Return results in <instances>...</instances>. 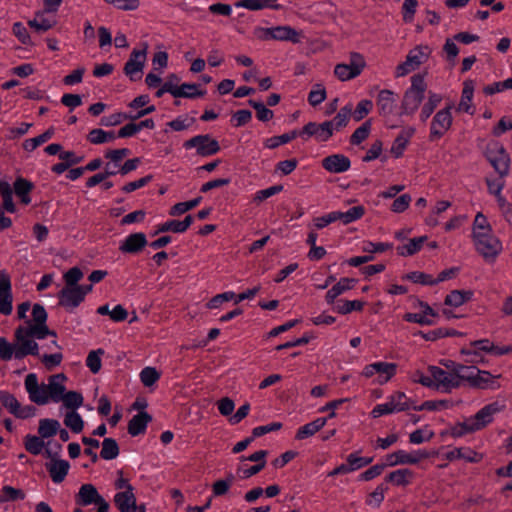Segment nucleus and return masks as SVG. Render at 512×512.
Segmentation results:
<instances>
[{
    "label": "nucleus",
    "instance_id": "f257e3e1",
    "mask_svg": "<svg viewBox=\"0 0 512 512\" xmlns=\"http://www.w3.org/2000/svg\"><path fill=\"white\" fill-rule=\"evenodd\" d=\"M47 312L41 304H34L32 307V319L26 320L14 332L15 359H23L27 355L37 356L39 346L34 339H44L50 335L56 337V332L47 326Z\"/></svg>",
    "mask_w": 512,
    "mask_h": 512
},
{
    "label": "nucleus",
    "instance_id": "f03ea898",
    "mask_svg": "<svg viewBox=\"0 0 512 512\" xmlns=\"http://www.w3.org/2000/svg\"><path fill=\"white\" fill-rule=\"evenodd\" d=\"M427 84L424 76L415 74L411 77V86L403 95L401 103V115H412L422 103Z\"/></svg>",
    "mask_w": 512,
    "mask_h": 512
},
{
    "label": "nucleus",
    "instance_id": "7ed1b4c3",
    "mask_svg": "<svg viewBox=\"0 0 512 512\" xmlns=\"http://www.w3.org/2000/svg\"><path fill=\"white\" fill-rule=\"evenodd\" d=\"M476 251L487 262H494L502 251L501 241L493 234L492 229L489 232L472 235Z\"/></svg>",
    "mask_w": 512,
    "mask_h": 512
},
{
    "label": "nucleus",
    "instance_id": "20e7f679",
    "mask_svg": "<svg viewBox=\"0 0 512 512\" xmlns=\"http://www.w3.org/2000/svg\"><path fill=\"white\" fill-rule=\"evenodd\" d=\"M366 67V61L358 52L350 53L349 64L339 63L334 68V75L340 81H348L359 76Z\"/></svg>",
    "mask_w": 512,
    "mask_h": 512
},
{
    "label": "nucleus",
    "instance_id": "39448f33",
    "mask_svg": "<svg viewBox=\"0 0 512 512\" xmlns=\"http://www.w3.org/2000/svg\"><path fill=\"white\" fill-rule=\"evenodd\" d=\"M184 148H196L199 156L208 157L217 154L220 151L219 142L213 139L209 134L197 135L183 144Z\"/></svg>",
    "mask_w": 512,
    "mask_h": 512
},
{
    "label": "nucleus",
    "instance_id": "423d86ee",
    "mask_svg": "<svg viewBox=\"0 0 512 512\" xmlns=\"http://www.w3.org/2000/svg\"><path fill=\"white\" fill-rule=\"evenodd\" d=\"M452 104L447 105L445 108L439 110L432 119L430 126L429 140L435 141L444 136L452 125Z\"/></svg>",
    "mask_w": 512,
    "mask_h": 512
},
{
    "label": "nucleus",
    "instance_id": "0eeeda50",
    "mask_svg": "<svg viewBox=\"0 0 512 512\" xmlns=\"http://www.w3.org/2000/svg\"><path fill=\"white\" fill-rule=\"evenodd\" d=\"M60 450V444L57 445V450L55 452H52V450L48 448L45 450L46 456L51 460L49 463H46V468L54 483H61L64 481L70 468L68 461L57 458Z\"/></svg>",
    "mask_w": 512,
    "mask_h": 512
},
{
    "label": "nucleus",
    "instance_id": "6e6552de",
    "mask_svg": "<svg viewBox=\"0 0 512 512\" xmlns=\"http://www.w3.org/2000/svg\"><path fill=\"white\" fill-rule=\"evenodd\" d=\"M0 402L14 416L21 419L33 417L36 408L32 405L22 407L14 395L7 391H0Z\"/></svg>",
    "mask_w": 512,
    "mask_h": 512
},
{
    "label": "nucleus",
    "instance_id": "1a4fd4ad",
    "mask_svg": "<svg viewBox=\"0 0 512 512\" xmlns=\"http://www.w3.org/2000/svg\"><path fill=\"white\" fill-rule=\"evenodd\" d=\"M487 158L501 178L508 175L510 158L502 145L494 144L493 147H489Z\"/></svg>",
    "mask_w": 512,
    "mask_h": 512
},
{
    "label": "nucleus",
    "instance_id": "9d476101",
    "mask_svg": "<svg viewBox=\"0 0 512 512\" xmlns=\"http://www.w3.org/2000/svg\"><path fill=\"white\" fill-rule=\"evenodd\" d=\"M146 50L147 44H144V48L142 50H133L128 61L124 65V73L131 81L141 79V73L146 60Z\"/></svg>",
    "mask_w": 512,
    "mask_h": 512
},
{
    "label": "nucleus",
    "instance_id": "9b49d317",
    "mask_svg": "<svg viewBox=\"0 0 512 512\" xmlns=\"http://www.w3.org/2000/svg\"><path fill=\"white\" fill-rule=\"evenodd\" d=\"M179 77L176 74H170L167 77L166 82L163 84L164 90H167L175 98H196L203 96L205 92H186V89H195L197 84L184 83L181 86L179 84Z\"/></svg>",
    "mask_w": 512,
    "mask_h": 512
},
{
    "label": "nucleus",
    "instance_id": "f8f14e48",
    "mask_svg": "<svg viewBox=\"0 0 512 512\" xmlns=\"http://www.w3.org/2000/svg\"><path fill=\"white\" fill-rule=\"evenodd\" d=\"M431 454L424 450H418L414 452H406L404 450L395 451L387 455V461L389 466L405 465V464H417L423 459H427Z\"/></svg>",
    "mask_w": 512,
    "mask_h": 512
},
{
    "label": "nucleus",
    "instance_id": "ddd939ff",
    "mask_svg": "<svg viewBox=\"0 0 512 512\" xmlns=\"http://www.w3.org/2000/svg\"><path fill=\"white\" fill-rule=\"evenodd\" d=\"M428 369L434 379L435 388H441L445 392H451L452 389L460 387V382L457 381V376L455 377L451 371L448 372L437 366H430Z\"/></svg>",
    "mask_w": 512,
    "mask_h": 512
},
{
    "label": "nucleus",
    "instance_id": "4468645a",
    "mask_svg": "<svg viewBox=\"0 0 512 512\" xmlns=\"http://www.w3.org/2000/svg\"><path fill=\"white\" fill-rule=\"evenodd\" d=\"M499 378H501V374L493 375L489 371L478 369L475 375L467 376V383L477 389L496 390L500 388Z\"/></svg>",
    "mask_w": 512,
    "mask_h": 512
},
{
    "label": "nucleus",
    "instance_id": "2eb2a0df",
    "mask_svg": "<svg viewBox=\"0 0 512 512\" xmlns=\"http://www.w3.org/2000/svg\"><path fill=\"white\" fill-rule=\"evenodd\" d=\"M502 407L493 402L481 408L473 417L468 418L475 431L481 430L493 421L496 413L500 412Z\"/></svg>",
    "mask_w": 512,
    "mask_h": 512
},
{
    "label": "nucleus",
    "instance_id": "dca6fc26",
    "mask_svg": "<svg viewBox=\"0 0 512 512\" xmlns=\"http://www.w3.org/2000/svg\"><path fill=\"white\" fill-rule=\"evenodd\" d=\"M12 303L10 276L5 271H0V314L10 315L13 310Z\"/></svg>",
    "mask_w": 512,
    "mask_h": 512
},
{
    "label": "nucleus",
    "instance_id": "f3484780",
    "mask_svg": "<svg viewBox=\"0 0 512 512\" xmlns=\"http://www.w3.org/2000/svg\"><path fill=\"white\" fill-rule=\"evenodd\" d=\"M84 300L83 293L77 286H65L59 292V304L68 309H74Z\"/></svg>",
    "mask_w": 512,
    "mask_h": 512
},
{
    "label": "nucleus",
    "instance_id": "a211bd4d",
    "mask_svg": "<svg viewBox=\"0 0 512 512\" xmlns=\"http://www.w3.org/2000/svg\"><path fill=\"white\" fill-rule=\"evenodd\" d=\"M147 245L146 235L142 232L130 234L120 244L119 250L122 253L137 254Z\"/></svg>",
    "mask_w": 512,
    "mask_h": 512
},
{
    "label": "nucleus",
    "instance_id": "6ab92c4d",
    "mask_svg": "<svg viewBox=\"0 0 512 512\" xmlns=\"http://www.w3.org/2000/svg\"><path fill=\"white\" fill-rule=\"evenodd\" d=\"M322 166L330 173H343L350 169V159L343 154H333L322 160Z\"/></svg>",
    "mask_w": 512,
    "mask_h": 512
},
{
    "label": "nucleus",
    "instance_id": "aec40b11",
    "mask_svg": "<svg viewBox=\"0 0 512 512\" xmlns=\"http://www.w3.org/2000/svg\"><path fill=\"white\" fill-rule=\"evenodd\" d=\"M102 500H104V498L92 484H83L76 497L77 504L81 506H88L93 503L97 504L102 502Z\"/></svg>",
    "mask_w": 512,
    "mask_h": 512
},
{
    "label": "nucleus",
    "instance_id": "412c9836",
    "mask_svg": "<svg viewBox=\"0 0 512 512\" xmlns=\"http://www.w3.org/2000/svg\"><path fill=\"white\" fill-rule=\"evenodd\" d=\"M67 380V377L63 373H58L49 377V382L47 384L48 394L50 395V399L53 402H60L61 398L65 393L64 382Z\"/></svg>",
    "mask_w": 512,
    "mask_h": 512
},
{
    "label": "nucleus",
    "instance_id": "4be33fe9",
    "mask_svg": "<svg viewBox=\"0 0 512 512\" xmlns=\"http://www.w3.org/2000/svg\"><path fill=\"white\" fill-rule=\"evenodd\" d=\"M376 105L380 115H391L396 105L394 92L388 89L381 90L377 96Z\"/></svg>",
    "mask_w": 512,
    "mask_h": 512
},
{
    "label": "nucleus",
    "instance_id": "5701e85b",
    "mask_svg": "<svg viewBox=\"0 0 512 512\" xmlns=\"http://www.w3.org/2000/svg\"><path fill=\"white\" fill-rule=\"evenodd\" d=\"M474 94V82L472 80H465L463 83V90L461 100L458 104L457 111L473 115L475 109L472 105Z\"/></svg>",
    "mask_w": 512,
    "mask_h": 512
},
{
    "label": "nucleus",
    "instance_id": "b1692460",
    "mask_svg": "<svg viewBox=\"0 0 512 512\" xmlns=\"http://www.w3.org/2000/svg\"><path fill=\"white\" fill-rule=\"evenodd\" d=\"M114 502L120 512H136V497L133 487H128V490L117 493Z\"/></svg>",
    "mask_w": 512,
    "mask_h": 512
},
{
    "label": "nucleus",
    "instance_id": "393cba45",
    "mask_svg": "<svg viewBox=\"0 0 512 512\" xmlns=\"http://www.w3.org/2000/svg\"><path fill=\"white\" fill-rule=\"evenodd\" d=\"M415 133V129L413 127H409L406 130L402 131L394 140L390 152L395 158H399L403 155L410 138Z\"/></svg>",
    "mask_w": 512,
    "mask_h": 512
},
{
    "label": "nucleus",
    "instance_id": "a878e982",
    "mask_svg": "<svg viewBox=\"0 0 512 512\" xmlns=\"http://www.w3.org/2000/svg\"><path fill=\"white\" fill-rule=\"evenodd\" d=\"M152 417L147 412H140L133 416L128 423V433L131 436H137L145 432L148 423Z\"/></svg>",
    "mask_w": 512,
    "mask_h": 512
},
{
    "label": "nucleus",
    "instance_id": "bb28decb",
    "mask_svg": "<svg viewBox=\"0 0 512 512\" xmlns=\"http://www.w3.org/2000/svg\"><path fill=\"white\" fill-rule=\"evenodd\" d=\"M327 423V418H317L314 421L305 424L300 427L295 435L296 440H304L315 435L320 431Z\"/></svg>",
    "mask_w": 512,
    "mask_h": 512
},
{
    "label": "nucleus",
    "instance_id": "cd10ccee",
    "mask_svg": "<svg viewBox=\"0 0 512 512\" xmlns=\"http://www.w3.org/2000/svg\"><path fill=\"white\" fill-rule=\"evenodd\" d=\"M33 187L32 182L19 177L15 180L12 190H14L15 194L20 198L21 203L28 205L31 202L29 193L32 191Z\"/></svg>",
    "mask_w": 512,
    "mask_h": 512
},
{
    "label": "nucleus",
    "instance_id": "c85d7f7f",
    "mask_svg": "<svg viewBox=\"0 0 512 512\" xmlns=\"http://www.w3.org/2000/svg\"><path fill=\"white\" fill-rule=\"evenodd\" d=\"M431 54V49L427 45H419L410 50L406 58L411 62L416 69L425 63Z\"/></svg>",
    "mask_w": 512,
    "mask_h": 512
},
{
    "label": "nucleus",
    "instance_id": "c756f323",
    "mask_svg": "<svg viewBox=\"0 0 512 512\" xmlns=\"http://www.w3.org/2000/svg\"><path fill=\"white\" fill-rule=\"evenodd\" d=\"M355 283L354 279L341 278L326 294V301L332 304L334 300L341 295L343 292L352 289Z\"/></svg>",
    "mask_w": 512,
    "mask_h": 512
},
{
    "label": "nucleus",
    "instance_id": "7c9ffc66",
    "mask_svg": "<svg viewBox=\"0 0 512 512\" xmlns=\"http://www.w3.org/2000/svg\"><path fill=\"white\" fill-rule=\"evenodd\" d=\"M46 13L48 12L45 11V9L43 11L37 12L34 18L28 21V25L37 32H46L53 28L56 24V21L46 18Z\"/></svg>",
    "mask_w": 512,
    "mask_h": 512
},
{
    "label": "nucleus",
    "instance_id": "2f4dec72",
    "mask_svg": "<svg viewBox=\"0 0 512 512\" xmlns=\"http://www.w3.org/2000/svg\"><path fill=\"white\" fill-rule=\"evenodd\" d=\"M299 33L290 26H276L273 27V40L291 41L298 43L300 40Z\"/></svg>",
    "mask_w": 512,
    "mask_h": 512
},
{
    "label": "nucleus",
    "instance_id": "473e14b6",
    "mask_svg": "<svg viewBox=\"0 0 512 512\" xmlns=\"http://www.w3.org/2000/svg\"><path fill=\"white\" fill-rule=\"evenodd\" d=\"M427 236L410 239L408 243L397 247V254L400 256H412L421 250Z\"/></svg>",
    "mask_w": 512,
    "mask_h": 512
},
{
    "label": "nucleus",
    "instance_id": "72a5a7b5",
    "mask_svg": "<svg viewBox=\"0 0 512 512\" xmlns=\"http://www.w3.org/2000/svg\"><path fill=\"white\" fill-rule=\"evenodd\" d=\"M351 114H352V105L351 104H348V105L342 107L339 110V112L336 114V116L332 120L328 121L329 124L331 125L333 132L339 131L342 128H344L348 124Z\"/></svg>",
    "mask_w": 512,
    "mask_h": 512
},
{
    "label": "nucleus",
    "instance_id": "f704fd0d",
    "mask_svg": "<svg viewBox=\"0 0 512 512\" xmlns=\"http://www.w3.org/2000/svg\"><path fill=\"white\" fill-rule=\"evenodd\" d=\"M397 371L396 363L376 362V373L378 374L377 382L379 384L387 383Z\"/></svg>",
    "mask_w": 512,
    "mask_h": 512
},
{
    "label": "nucleus",
    "instance_id": "c9c22d12",
    "mask_svg": "<svg viewBox=\"0 0 512 512\" xmlns=\"http://www.w3.org/2000/svg\"><path fill=\"white\" fill-rule=\"evenodd\" d=\"M472 296V291L453 290L446 296L444 303L445 305L459 307L471 300Z\"/></svg>",
    "mask_w": 512,
    "mask_h": 512
},
{
    "label": "nucleus",
    "instance_id": "e433bc0d",
    "mask_svg": "<svg viewBox=\"0 0 512 512\" xmlns=\"http://www.w3.org/2000/svg\"><path fill=\"white\" fill-rule=\"evenodd\" d=\"M116 139V134L113 131H105L100 128L92 129L88 135L87 140L95 145L108 143Z\"/></svg>",
    "mask_w": 512,
    "mask_h": 512
},
{
    "label": "nucleus",
    "instance_id": "4c0bfd02",
    "mask_svg": "<svg viewBox=\"0 0 512 512\" xmlns=\"http://www.w3.org/2000/svg\"><path fill=\"white\" fill-rule=\"evenodd\" d=\"M337 212V218L339 221H341L344 225L350 224L360 218H362L365 215V208L362 205L354 206L350 208L346 212L336 211Z\"/></svg>",
    "mask_w": 512,
    "mask_h": 512
},
{
    "label": "nucleus",
    "instance_id": "58836bf2",
    "mask_svg": "<svg viewBox=\"0 0 512 512\" xmlns=\"http://www.w3.org/2000/svg\"><path fill=\"white\" fill-rule=\"evenodd\" d=\"M413 475V472L409 469H398L389 473L386 480L396 486H406L410 483Z\"/></svg>",
    "mask_w": 512,
    "mask_h": 512
},
{
    "label": "nucleus",
    "instance_id": "ea45409f",
    "mask_svg": "<svg viewBox=\"0 0 512 512\" xmlns=\"http://www.w3.org/2000/svg\"><path fill=\"white\" fill-rule=\"evenodd\" d=\"M442 101V96L436 93H429L427 102L423 105L420 112V119L422 122H426V120L431 116L434 112L435 108Z\"/></svg>",
    "mask_w": 512,
    "mask_h": 512
},
{
    "label": "nucleus",
    "instance_id": "a19ab883",
    "mask_svg": "<svg viewBox=\"0 0 512 512\" xmlns=\"http://www.w3.org/2000/svg\"><path fill=\"white\" fill-rule=\"evenodd\" d=\"M60 428V423L54 419H42L39 422L38 433L41 438L54 436Z\"/></svg>",
    "mask_w": 512,
    "mask_h": 512
},
{
    "label": "nucleus",
    "instance_id": "79ce46f5",
    "mask_svg": "<svg viewBox=\"0 0 512 512\" xmlns=\"http://www.w3.org/2000/svg\"><path fill=\"white\" fill-rule=\"evenodd\" d=\"M53 135H54V128L51 127L48 130H46L44 133L38 135L37 137L26 139L23 142V148L26 151H33L39 145H41V144L47 142L48 140H50Z\"/></svg>",
    "mask_w": 512,
    "mask_h": 512
},
{
    "label": "nucleus",
    "instance_id": "37998d69",
    "mask_svg": "<svg viewBox=\"0 0 512 512\" xmlns=\"http://www.w3.org/2000/svg\"><path fill=\"white\" fill-rule=\"evenodd\" d=\"M0 194L3 199V207L6 211L14 213L16 211L15 204L13 203V190L8 182H0Z\"/></svg>",
    "mask_w": 512,
    "mask_h": 512
},
{
    "label": "nucleus",
    "instance_id": "c03bdc74",
    "mask_svg": "<svg viewBox=\"0 0 512 512\" xmlns=\"http://www.w3.org/2000/svg\"><path fill=\"white\" fill-rule=\"evenodd\" d=\"M298 136V132L296 130H293L291 132L279 135V136H273L265 140L264 146L268 149H275L278 146L282 144H286L292 140H294Z\"/></svg>",
    "mask_w": 512,
    "mask_h": 512
},
{
    "label": "nucleus",
    "instance_id": "a18cd8bd",
    "mask_svg": "<svg viewBox=\"0 0 512 512\" xmlns=\"http://www.w3.org/2000/svg\"><path fill=\"white\" fill-rule=\"evenodd\" d=\"M119 455V447L115 439L105 438L102 442L100 456L105 460L115 459Z\"/></svg>",
    "mask_w": 512,
    "mask_h": 512
},
{
    "label": "nucleus",
    "instance_id": "49530a36",
    "mask_svg": "<svg viewBox=\"0 0 512 512\" xmlns=\"http://www.w3.org/2000/svg\"><path fill=\"white\" fill-rule=\"evenodd\" d=\"M64 424L74 433H80L84 427L83 419L75 410L67 412L64 418Z\"/></svg>",
    "mask_w": 512,
    "mask_h": 512
},
{
    "label": "nucleus",
    "instance_id": "de8ad7c7",
    "mask_svg": "<svg viewBox=\"0 0 512 512\" xmlns=\"http://www.w3.org/2000/svg\"><path fill=\"white\" fill-rule=\"evenodd\" d=\"M388 402L395 412L405 411L413 407L403 392H396L389 398Z\"/></svg>",
    "mask_w": 512,
    "mask_h": 512
},
{
    "label": "nucleus",
    "instance_id": "09e8293b",
    "mask_svg": "<svg viewBox=\"0 0 512 512\" xmlns=\"http://www.w3.org/2000/svg\"><path fill=\"white\" fill-rule=\"evenodd\" d=\"M364 307V303L359 300H341L334 307V310L339 314H348L352 311H361Z\"/></svg>",
    "mask_w": 512,
    "mask_h": 512
},
{
    "label": "nucleus",
    "instance_id": "8fccbe9b",
    "mask_svg": "<svg viewBox=\"0 0 512 512\" xmlns=\"http://www.w3.org/2000/svg\"><path fill=\"white\" fill-rule=\"evenodd\" d=\"M63 405L71 410H76L83 404V396L76 391L65 392L61 400Z\"/></svg>",
    "mask_w": 512,
    "mask_h": 512
},
{
    "label": "nucleus",
    "instance_id": "3c124183",
    "mask_svg": "<svg viewBox=\"0 0 512 512\" xmlns=\"http://www.w3.org/2000/svg\"><path fill=\"white\" fill-rule=\"evenodd\" d=\"M371 131V121H365L360 127H358L350 137V143L353 145H359L366 140Z\"/></svg>",
    "mask_w": 512,
    "mask_h": 512
},
{
    "label": "nucleus",
    "instance_id": "603ef678",
    "mask_svg": "<svg viewBox=\"0 0 512 512\" xmlns=\"http://www.w3.org/2000/svg\"><path fill=\"white\" fill-rule=\"evenodd\" d=\"M44 441L41 439V437H37L34 435H27L24 440V446L25 449L33 454L38 455L42 452L44 448Z\"/></svg>",
    "mask_w": 512,
    "mask_h": 512
},
{
    "label": "nucleus",
    "instance_id": "864d4df0",
    "mask_svg": "<svg viewBox=\"0 0 512 512\" xmlns=\"http://www.w3.org/2000/svg\"><path fill=\"white\" fill-rule=\"evenodd\" d=\"M201 201V197H197L190 201L179 202L173 205L169 211L171 216H177L186 213L187 211L195 208Z\"/></svg>",
    "mask_w": 512,
    "mask_h": 512
},
{
    "label": "nucleus",
    "instance_id": "5fc2aeb1",
    "mask_svg": "<svg viewBox=\"0 0 512 512\" xmlns=\"http://www.w3.org/2000/svg\"><path fill=\"white\" fill-rule=\"evenodd\" d=\"M160 379V373L154 367H145L140 372V380L145 387H151Z\"/></svg>",
    "mask_w": 512,
    "mask_h": 512
},
{
    "label": "nucleus",
    "instance_id": "6e6d98bb",
    "mask_svg": "<svg viewBox=\"0 0 512 512\" xmlns=\"http://www.w3.org/2000/svg\"><path fill=\"white\" fill-rule=\"evenodd\" d=\"M446 459L449 461H453L456 459H466L469 462H478L479 455L474 451H469V454H465L462 448H455L452 451H449L446 455Z\"/></svg>",
    "mask_w": 512,
    "mask_h": 512
},
{
    "label": "nucleus",
    "instance_id": "4d7b16f0",
    "mask_svg": "<svg viewBox=\"0 0 512 512\" xmlns=\"http://www.w3.org/2000/svg\"><path fill=\"white\" fill-rule=\"evenodd\" d=\"M403 279L412 281L413 283H419L423 285H435L437 281H434L431 275L420 271H414L406 274Z\"/></svg>",
    "mask_w": 512,
    "mask_h": 512
},
{
    "label": "nucleus",
    "instance_id": "13d9d810",
    "mask_svg": "<svg viewBox=\"0 0 512 512\" xmlns=\"http://www.w3.org/2000/svg\"><path fill=\"white\" fill-rule=\"evenodd\" d=\"M248 103L256 110L258 120L265 122L273 118V111L268 109L262 102L251 99Z\"/></svg>",
    "mask_w": 512,
    "mask_h": 512
},
{
    "label": "nucleus",
    "instance_id": "bf43d9fd",
    "mask_svg": "<svg viewBox=\"0 0 512 512\" xmlns=\"http://www.w3.org/2000/svg\"><path fill=\"white\" fill-rule=\"evenodd\" d=\"M1 495L3 502L23 500L25 498L23 490L8 485L3 486Z\"/></svg>",
    "mask_w": 512,
    "mask_h": 512
},
{
    "label": "nucleus",
    "instance_id": "052dcab7",
    "mask_svg": "<svg viewBox=\"0 0 512 512\" xmlns=\"http://www.w3.org/2000/svg\"><path fill=\"white\" fill-rule=\"evenodd\" d=\"M506 89H512V78H508L504 81L494 82L483 88L485 95H493L495 93L502 92Z\"/></svg>",
    "mask_w": 512,
    "mask_h": 512
},
{
    "label": "nucleus",
    "instance_id": "680f3d73",
    "mask_svg": "<svg viewBox=\"0 0 512 512\" xmlns=\"http://www.w3.org/2000/svg\"><path fill=\"white\" fill-rule=\"evenodd\" d=\"M104 351L102 349H98L96 351H91L86 359V365L90 369V371L94 374L98 373L101 369V358Z\"/></svg>",
    "mask_w": 512,
    "mask_h": 512
},
{
    "label": "nucleus",
    "instance_id": "e2e57ef3",
    "mask_svg": "<svg viewBox=\"0 0 512 512\" xmlns=\"http://www.w3.org/2000/svg\"><path fill=\"white\" fill-rule=\"evenodd\" d=\"M32 394H29V398L32 402L38 405H45L49 402L50 395L48 394L47 384L40 385Z\"/></svg>",
    "mask_w": 512,
    "mask_h": 512
},
{
    "label": "nucleus",
    "instance_id": "0e129e2a",
    "mask_svg": "<svg viewBox=\"0 0 512 512\" xmlns=\"http://www.w3.org/2000/svg\"><path fill=\"white\" fill-rule=\"evenodd\" d=\"M372 107H373V103L371 100H367V99L361 100L357 104V106H356L354 112L351 114V116H353L355 121H360L366 115L369 114V112L372 110Z\"/></svg>",
    "mask_w": 512,
    "mask_h": 512
},
{
    "label": "nucleus",
    "instance_id": "69168bd1",
    "mask_svg": "<svg viewBox=\"0 0 512 512\" xmlns=\"http://www.w3.org/2000/svg\"><path fill=\"white\" fill-rule=\"evenodd\" d=\"M388 490V487L384 484L378 485L373 492H371L366 500L368 505H375L379 507L384 500V494Z\"/></svg>",
    "mask_w": 512,
    "mask_h": 512
},
{
    "label": "nucleus",
    "instance_id": "338daca9",
    "mask_svg": "<svg viewBox=\"0 0 512 512\" xmlns=\"http://www.w3.org/2000/svg\"><path fill=\"white\" fill-rule=\"evenodd\" d=\"M417 6L418 0H404L402 5V15L405 23H411L413 21Z\"/></svg>",
    "mask_w": 512,
    "mask_h": 512
},
{
    "label": "nucleus",
    "instance_id": "774afa93",
    "mask_svg": "<svg viewBox=\"0 0 512 512\" xmlns=\"http://www.w3.org/2000/svg\"><path fill=\"white\" fill-rule=\"evenodd\" d=\"M490 229L492 228L488 223L487 218L481 212L477 213L473 223L472 235H477L478 233L483 232H489Z\"/></svg>",
    "mask_w": 512,
    "mask_h": 512
}]
</instances>
